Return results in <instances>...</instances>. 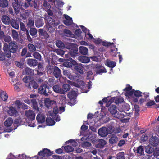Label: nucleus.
I'll list each match as a JSON object with an SVG mask.
<instances>
[{
    "instance_id": "27",
    "label": "nucleus",
    "mask_w": 159,
    "mask_h": 159,
    "mask_svg": "<svg viewBox=\"0 0 159 159\" xmlns=\"http://www.w3.org/2000/svg\"><path fill=\"white\" fill-rule=\"evenodd\" d=\"M0 97L2 101L5 102H7L8 95L3 90H1L0 93Z\"/></svg>"
},
{
    "instance_id": "62",
    "label": "nucleus",
    "mask_w": 159,
    "mask_h": 159,
    "mask_svg": "<svg viewBox=\"0 0 159 159\" xmlns=\"http://www.w3.org/2000/svg\"><path fill=\"white\" fill-rule=\"evenodd\" d=\"M37 2L38 0H34V1L33 2V4L32 6L34 8L37 9L39 7V5L37 4Z\"/></svg>"
},
{
    "instance_id": "19",
    "label": "nucleus",
    "mask_w": 159,
    "mask_h": 159,
    "mask_svg": "<svg viewBox=\"0 0 159 159\" xmlns=\"http://www.w3.org/2000/svg\"><path fill=\"white\" fill-rule=\"evenodd\" d=\"M38 33L39 35L41 37H42L43 38L47 39L49 37V35L47 32L43 29H39L38 30Z\"/></svg>"
},
{
    "instance_id": "57",
    "label": "nucleus",
    "mask_w": 159,
    "mask_h": 159,
    "mask_svg": "<svg viewBox=\"0 0 159 159\" xmlns=\"http://www.w3.org/2000/svg\"><path fill=\"white\" fill-rule=\"evenodd\" d=\"M14 103L18 108H20L22 104V103L19 100L15 101Z\"/></svg>"
},
{
    "instance_id": "30",
    "label": "nucleus",
    "mask_w": 159,
    "mask_h": 159,
    "mask_svg": "<svg viewBox=\"0 0 159 159\" xmlns=\"http://www.w3.org/2000/svg\"><path fill=\"white\" fill-rule=\"evenodd\" d=\"M70 89V86L67 84H65L62 85V94H64L67 91H69Z\"/></svg>"
},
{
    "instance_id": "7",
    "label": "nucleus",
    "mask_w": 159,
    "mask_h": 159,
    "mask_svg": "<svg viewBox=\"0 0 159 159\" xmlns=\"http://www.w3.org/2000/svg\"><path fill=\"white\" fill-rule=\"evenodd\" d=\"M76 93L75 91H72L70 92L68 95L67 97L71 102H73L72 105H74L76 103L75 99L76 97Z\"/></svg>"
},
{
    "instance_id": "45",
    "label": "nucleus",
    "mask_w": 159,
    "mask_h": 159,
    "mask_svg": "<svg viewBox=\"0 0 159 159\" xmlns=\"http://www.w3.org/2000/svg\"><path fill=\"white\" fill-rule=\"evenodd\" d=\"M91 145L90 143L86 141L83 142L81 144V146L84 148H87L90 147Z\"/></svg>"
},
{
    "instance_id": "26",
    "label": "nucleus",
    "mask_w": 159,
    "mask_h": 159,
    "mask_svg": "<svg viewBox=\"0 0 159 159\" xmlns=\"http://www.w3.org/2000/svg\"><path fill=\"white\" fill-rule=\"evenodd\" d=\"M2 20L3 23L5 25L10 24L11 19L7 15H3L2 18Z\"/></svg>"
},
{
    "instance_id": "46",
    "label": "nucleus",
    "mask_w": 159,
    "mask_h": 159,
    "mask_svg": "<svg viewBox=\"0 0 159 159\" xmlns=\"http://www.w3.org/2000/svg\"><path fill=\"white\" fill-rule=\"evenodd\" d=\"M116 159H125L124 153L123 152H119L116 156Z\"/></svg>"
},
{
    "instance_id": "56",
    "label": "nucleus",
    "mask_w": 159,
    "mask_h": 159,
    "mask_svg": "<svg viewBox=\"0 0 159 159\" xmlns=\"http://www.w3.org/2000/svg\"><path fill=\"white\" fill-rule=\"evenodd\" d=\"M5 52H0V60L3 61L5 59Z\"/></svg>"
},
{
    "instance_id": "13",
    "label": "nucleus",
    "mask_w": 159,
    "mask_h": 159,
    "mask_svg": "<svg viewBox=\"0 0 159 159\" xmlns=\"http://www.w3.org/2000/svg\"><path fill=\"white\" fill-rule=\"evenodd\" d=\"M66 48L69 49L70 51H74L78 52V46L75 44L71 43H69L66 44Z\"/></svg>"
},
{
    "instance_id": "21",
    "label": "nucleus",
    "mask_w": 159,
    "mask_h": 159,
    "mask_svg": "<svg viewBox=\"0 0 159 159\" xmlns=\"http://www.w3.org/2000/svg\"><path fill=\"white\" fill-rule=\"evenodd\" d=\"M79 140H69L66 142V144L70 143V145L74 147H76L78 146L80 143L78 141Z\"/></svg>"
},
{
    "instance_id": "17",
    "label": "nucleus",
    "mask_w": 159,
    "mask_h": 159,
    "mask_svg": "<svg viewBox=\"0 0 159 159\" xmlns=\"http://www.w3.org/2000/svg\"><path fill=\"white\" fill-rule=\"evenodd\" d=\"M36 120L39 123H42L45 121L46 117L42 114H38L36 116Z\"/></svg>"
},
{
    "instance_id": "32",
    "label": "nucleus",
    "mask_w": 159,
    "mask_h": 159,
    "mask_svg": "<svg viewBox=\"0 0 159 159\" xmlns=\"http://www.w3.org/2000/svg\"><path fill=\"white\" fill-rule=\"evenodd\" d=\"M53 91L56 93L62 94V88L59 85H55L52 87Z\"/></svg>"
},
{
    "instance_id": "51",
    "label": "nucleus",
    "mask_w": 159,
    "mask_h": 159,
    "mask_svg": "<svg viewBox=\"0 0 159 159\" xmlns=\"http://www.w3.org/2000/svg\"><path fill=\"white\" fill-rule=\"evenodd\" d=\"M132 90V87L130 86L129 84H127V87L123 89V90L125 91L128 94V93Z\"/></svg>"
},
{
    "instance_id": "42",
    "label": "nucleus",
    "mask_w": 159,
    "mask_h": 159,
    "mask_svg": "<svg viewBox=\"0 0 159 159\" xmlns=\"http://www.w3.org/2000/svg\"><path fill=\"white\" fill-rule=\"evenodd\" d=\"M150 144L153 146H157L159 143V140H149Z\"/></svg>"
},
{
    "instance_id": "43",
    "label": "nucleus",
    "mask_w": 159,
    "mask_h": 159,
    "mask_svg": "<svg viewBox=\"0 0 159 159\" xmlns=\"http://www.w3.org/2000/svg\"><path fill=\"white\" fill-rule=\"evenodd\" d=\"M28 49L30 52H33L35 51L36 50L35 47L32 44L29 43L28 45Z\"/></svg>"
},
{
    "instance_id": "11",
    "label": "nucleus",
    "mask_w": 159,
    "mask_h": 159,
    "mask_svg": "<svg viewBox=\"0 0 159 159\" xmlns=\"http://www.w3.org/2000/svg\"><path fill=\"white\" fill-rule=\"evenodd\" d=\"M52 71L54 75L56 78H58L62 76L61 70L58 67L54 66Z\"/></svg>"
},
{
    "instance_id": "39",
    "label": "nucleus",
    "mask_w": 159,
    "mask_h": 159,
    "mask_svg": "<svg viewBox=\"0 0 159 159\" xmlns=\"http://www.w3.org/2000/svg\"><path fill=\"white\" fill-rule=\"evenodd\" d=\"M88 127L87 126L83 125L81 127V131L80 133V136L83 135L87 131H85L88 129Z\"/></svg>"
},
{
    "instance_id": "22",
    "label": "nucleus",
    "mask_w": 159,
    "mask_h": 159,
    "mask_svg": "<svg viewBox=\"0 0 159 159\" xmlns=\"http://www.w3.org/2000/svg\"><path fill=\"white\" fill-rule=\"evenodd\" d=\"M93 141H92L93 142V141L95 142L98 141L99 142V143L96 145L97 147L99 148H102L106 144L107 142L105 140H93Z\"/></svg>"
},
{
    "instance_id": "48",
    "label": "nucleus",
    "mask_w": 159,
    "mask_h": 159,
    "mask_svg": "<svg viewBox=\"0 0 159 159\" xmlns=\"http://www.w3.org/2000/svg\"><path fill=\"white\" fill-rule=\"evenodd\" d=\"M20 30H21L24 32H26V33L27 32V31H29L28 30L26 29L25 26L23 22H20Z\"/></svg>"
},
{
    "instance_id": "38",
    "label": "nucleus",
    "mask_w": 159,
    "mask_h": 159,
    "mask_svg": "<svg viewBox=\"0 0 159 159\" xmlns=\"http://www.w3.org/2000/svg\"><path fill=\"white\" fill-rule=\"evenodd\" d=\"M8 2L7 0H0V6L3 8H5L8 6Z\"/></svg>"
},
{
    "instance_id": "15",
    "label": "nucleus",
    "mask_w": 159,
    "mask_h": 159,
    "mask_svg": "<svg viewBox=\"0 0 159 159\" xmlns=\"http://www.w3.org/2000/svg\"><path fill=\"white\" fill-rule=\"evenodd\" d=\"M78 60L81 62L84 63H87L90 62V58L81 55L78 57Z\"/></svg>"
},
{
    "instance_id": "6",
    "label": "nucleus",
    "mask_w": 159,
    "mask_h": 159,
    "mask_svg": "<svg viewBox=\"0 0 159 159\" xmlns=\"http://www.w3.org/2000/svg\"><path fill=\"white\" fill-rule=\"evenodd\" d=\"M12 6L15 13L16 14L19 13L20 11V8H22L21 3L19 2L18 0H14L12 2Z\"/></svg>"
},
{
    "instance_id": "16",
    "label": "nucleus",
    "mask_w": 159,
    "mask_h": 159,
    "mask_svg": "<svg viewBox=\"0 0 159 159\" xmlns=\"http://www.w3.org/2000/svg\"><path fill=\"white\" fill-rule=\"evenodd\" d=\"M142 92L139 90H135L134 89H133L128 93V95L131 96L134 94V96L138 98L142 96Z\"/></svg>"
},
{
    "instance_id": "35",
    "label": "nucleus",
    "mask_w": 159,
    "mask_h": 159,
    "mask_svg": "<svg viewBox=\"0 0 159 159\" xmlns=\"http://www.w3.org/2000/svg\"><path fill=\"white\" fill-rule=\"evenodd\" d=\"M154 148L149 145L146 146L145 147V152L148 154L152 153L154 152Z\"/></svg>"
},
{
    "instance_id": "64",
    "label": "nucleus",
    "mask_w": 159,
    "mask_h": 159,
    "mask_svg": "<svg viewBox=\"0 0 159 159\" xmlns=\"http://www.w3.org/2000/svg\"><path fill=\"white\" fill-rule=\"evenodd\" d=\"M72 20H64V23L66 25L69 26L71 25Z\"/></svg>"
},
{
    "instance_id": "9",
    "label": "nucleus",
    "mask_w": 159,
    "mask_h": 159,
    "mask_svg": "<svg viewBox=\"0 0 159 159\" xmlns=\"http://www.w3.org/2000/svg\"><path fill=\"white\" fill-rule=\"evenodd\" d=\"M25 114L27 119L30 121L34 120L35 115L33 111L29 110L28 111H26Z\"/></svg>"
},
{
    "instance_id": "52",
    "label": "nucleus",
    "mask_w": 159,
    "mask_h": 159,
    "mask_svg": "<svg viewBox=\"0 0 159 159\" xmlns=\"http://www.w3.org/2000/svg\"><path fill=\"white\" fill-rule=\"evenodd\" d=\"M77 52L74 51H69V52L72 57H74L78 55L79 53Z\"/></svg>"
},
{
    "instance_id": "31",
    "label": "nucleus",
    "mask_w": 159,
    "mask_h": 159,
    "mask_svg": "<svg viewBox=\"0 0 159 159\" xmlns=\"http://www.w3.org/2000/svg\"><path fill=\"white\" fill-rule=\"evenodd\" d=\"M79 50L80 52L82 55H86L88 54V49L86 47L80 46L79 48Z\"/></svg>"
},
{
    "instance_id": "12",
    "label": "nucleus",
    "mask_w": 159,
    "mask_h": 159,
    "mask_svg": "<svg viewBox=\"0 0 159 159\" xmlns=\"http://www.w3.org/2000/svg\"><path fill=\"white\" fill-rule=\"evenodd\" d=\"M7 113L9 115L14 116H17L18 115V113L16 108L13 106L10 107L9 110L8 111Z\"/></svg>"
},
{
    "instance_id": "14",
    "label": "nucleus",
    "mask_w": 159,
    "mask_h": 159,
    "mask_svg": "<svg viewBox=\"0 0 159 159\" xmlns=\"http://www.w3.org/2000/svg\"><path fill=\"white\" fill-rule=\"evenodd\" d=\"M108 110L112 115H115L117 112V108L115 105H110L108 106Z\"/></svg>"
},
{
    "instance_id": "36",
    "label": "nucleus",
    "mask_w": 159,
    "mask_h": 159,
    "mask_svg": "<svg viewBox=\"0 0 159 159\" xmlns=\"http://www.w3.org/2000/svg\"><path fill=\"white\" fill-rule=\"evenodd\" d=\"M13 121V120L12 118H8L4 122V125L7 127H9L11 125Z\"/></svg>"
},
{
    "instance_id": "61",
    "label": "nucleus",
    "mask_w": 159,
    "mask_h": 159,
    "mask_svg": "<svg viewBox=\"0 0 159 159\" xmlns=\"http://www.w3.org/2000/svg\"><path fill=\"white\" fill-rule=\"evenodd\" d=\"M61 148H59V149H56L55 151V152L58 154H61L63 152V150L62 147Z\"/></svg>"
},
{
    "instance_id": "50",
    "label": "nucleus",
    "mask_w": 159,
    "mask_h": 159,
    "mask_svg": "<svg viewBox=\"0 0 159 159\" xmlns=\"http://www.w3.org/2000/svg\"><path fill=\"white\" fill-rule=\"evenodd\" d=\"M34 20L32 19H29L28 20V22L27 24V26L31 28L34 26Z\"/></svg>"
},
{
    "instance_id": "25",
    "label": "nucleus",
    "mask_w": 159,
    "mask_h": 159,
    "mask_svg": "<svg viewBox=\"0 0 159 159\" xmlns=\"http://www.w3.org/2000/svg\"><path fill=\"white\" fill-rule=\"evenodd\" d=\"M134 150L135 153H137L138 156H141L144 153V149L141 146L139 147Z\"/></svg>"
},
{
    "instance_id": "33",
    "label": "nucleus",
    "mask_w": 159,
    "mask_h": 159,
    "mask_svg": "<svg viewBox=\"0 0 159 159\" xmlns=\"http://www.w3.org/2000/svg\"><path fill=\"white\" fill-rule=\"evenodd\" d=\"M31 103H32V106L33 109L36 111H39V108L36 99L35 98L32 99L31 100Z\"/></svg>"
},
{
    "instance_id": "1",
    "label": "nucleus",
    "mask_w": 159,
    "mask_h": 159,
    "mask_svg": "<svg viewBox=\"0 0 159 159\" xmlns=\"http://www.w3.org/2000/svg\"><path fill=\"white\" fill-rule=\"evenodd\" d=\"M3 49L5 53L6 57L10 58L11 57V53H16L18 49V46L15 42H10L9 45L6 43H4Z\"/></svg>"
},
{
    "instance_id": "28",
    "label": "nucleus",
    "mask_w": 159,
    "mask_h": 159,
    "mask_svg": "<svg viewBox=\"0 0 159 159\" xmlns=\"http://www.w3.org/2000/svg\"><path fill=\"white\" fill-rule=\"evenodd\" d=\"M27 64L30 66H35L37 64V61L34 59L29 58L27 60Z\"/></svg>"
},
{
    "instance_id": "44",
    "label": "nucleus",
    "mask_w": 159,
    "mask_h": 159,
    "mask_svg": "<svg viewBox=\"0 0 159 159\" xmlns=\"http://www.w3.org/2000/svg\"><path fill=\"white\" fill-rule=\"evenodd\" d=\"M33 56L34 58L36 59L41 61V56L39 52H36L33 53Z\"/></svg>"
},
{
    "instance_id": "29",
    "label": "nucleus",
    "mask_w": 159,
    "mask_h": 159,
    "mask_svg": "<svg viewBox=\"0 0 159 159\" xmlns=\"http://www.w3.org/2000/svg\"><path fill=\"white\" fill-rule=\"evenodd\" d=\"M105 64L108 67L112 68L116 66V63L114 61H111L109 59H107Z\"/></svg>"
},
{
    "instance_id": "55",
    "label": "nucleus",
    "mask_w": 159,
    "mask_h": 159,
    "mask_svg": "<svg viewBox=\"0 0 159 159\" xmlns=\"http://www.w3.org/2000/svg\"><path fill=\"white\" fill-rule=\"evenodd\" d=\"M23 80L25 83H28L31 80V77L29 76H26L23 79Z\"/></svg>"
},
{
    "instance_id": "24",
    "label": "nucleus",
    "mask_w": 159,
    "mask_h": 159,
    "mask_svg": "<svg viewBox=\"0 0 159 159\" xmlns=\"http://www.w3.org/2000/svg\"><path fill=\"white\" fill-rule=\"evenodd\" d=\"M35 23L36 26L39 28L43 25L44 21L42 18H39L36 20Z\"/></svg>"
},
{
    "instance_id": "5",
    "label": "nucleus",
    "mask_w": 159,
    "mask_h": 159,
    "mask_svg": "<svg viewBox=\"0 0 159 159\" xmlns=\"http://www.w3.org/2000/svg\"><path fill=\"white\" fill-rule=\"evenodd\" d=\"M25 71L26 74L30 76H33L37 75L38 76H41L43 75L42 72H39L36 70H32L29 68H25Z\"/></svg>"
},
{
    "instance_id": "47",
    "label": "nucleus",
    "mask_w": 159,
    "mask_h": 159,
    "mask_svg": "<svg viewBox=\"0 0 159 159\" xmlns=\"http://www.w3.org/2000/svg\"><path fill=\"white\" fill-rule=\"evenodd\" d=\"M124 101V99L122 97H117L115 100V102L116 104H119L120 103L123 102Z\"/></svg>"
},
{
    "instance_id": "18",
    "label": "nucleus",
    "mask_w": 159,
    "mask_h": 159,
    "mask_svg": "<svg viewBox=\"0 0 159 159\" xmlns=\"http://www.w3.org/2000/svg\"><path fill=\"white\" fill-rule=\"evenodd\" d=\"M83 137L81 139H94V137L93 134L89 131H87L84 134Z\"/></svg>"
},
{
    "instance_id": "54",
    "label": "nucleus",
    "mask_w": 159,
    "mask_h": 159,
    "mask_svg": "<svg viewBox=\"0 0 159 159\" xmlns=\"http://www.w3.org/2000/svg\"><path fill=\"white\" fill-rule=\"evenodd\" d=\"M46 18L47 20L48 23L51 24L52 25H53L54 24V20H53L51 17L48 16Z\"/></svg>"
},
{
    "instance_id": "20",
    "label": "nucleus",
    "mask_w": 159,
    "mask_h": 159,
    "mask_svg": "<svg viewBox=\"0 0 159 159\" xmlns=\"http://www.w3.org/2000/svg\"><path fill=\"white\" fill-rule=\"evenodd\" d=\"M83 65L81 63H79L78 65L75 66L74 67L75 70L77 72L83 74L84 73L83 67Z\"/></svg>"
},
{
    "instance_id": "2",
    "label": "nucleus",
    "mask_w": 159,
    "mask_h": 159,
    "mask_svg": "<svg viewBox=\"0 0 159 159\" xmlns=\"http://www.w3.org/2000/svg\"><path fill=\"white\" fill-rule=\"evenodd\" d=\"M38 93L45 96H48L49 94H52V91L50 90L49 86L48 85V83H43L38 89Z\"/></svg>"
},
{
    "instance_id": "59",
    "label": "nucleus",
    "mask_w": 159,
    "mask_h": 159,
    "mask_svg": "<svg viewBox=\"0 0 159 159\" xmlns=\"http://www.w3.org/2000/svg\"><path fill=\"white\" fill-rule=\"evenodd\" d=\"M48 81L50 85H53L55 84V79L54 77L49 78Z\"/></svg>"
},
{
    "instance_id": "41",
    "label": "nucleus",
    "mask_w": 159,
    "mask_h": 159,
    "mask_svg": "<svg viewBox=\"0 0 159 159\" xmlns=\"http://www.w3.org/2000/svg\"><path fill=\"white\" fill-rule=\"evenodd\" d=\"M64 149L66 152H70L74 151V149L71 146L67 145L64 147Z\"/></svg>"
},
{
    "instance_id": "58",
    "label": "nucleus",
    "mask_w": 159,
    "mask_h": 159,
    "mask_svg": "<svg viewBox=\"0 0 159 159\" xmlns=\"http://www.w3.org/2000/svg\"><path fill=\"white\" fill-rule=\"evenodd\" d=\"M153 155L154 157L159 159V150H157L153 152Z\"/></svg>"
},
{
    "instance_id": "10",
    "label": "nucleus",
    "mask_w": 159,
    "mask_h": 159,
    "mask_svg": "<svg viewBox=\"0 0 159 159\" xmlns=\"http://www.w3.org/2000/svg\"><path fill=\"white\" fill-rule=\"evenodd\" d=\"M52 154V152L50 150L47 148H44L42 150L39 152L38 155L45 157V156H50Z\"/></svg>"
},
{
    "instance_id": "60",
    "label": "nucleus",
    "mask_w": 159,
    "mask_h": 159,
    "mask_svg": "<svg viewBox=\"0 0 159 159\" xmlns=\"http://www.w3.org/2000/svg\"><path fill=\"white\" fill-rule=\"evenodd\" d=\"M82 32L80 29H76L75 31V34L76 36H77L78 37H80L81 33Z\"/></svg>"
},
{
    "instance_id": "34",
    "label": "nucleus",
    "mask_w": 159,
    "mask_h": 159,
    "mask_svg": "<svg viewBox=\"0 0 159 159\" xmlns=\"http://www.w3.org/2000/svg\"><path fill=\"white\" fill-rule=\"evenodd\" d=\"M46 125L48 126H52L55 124V122L51 117H47L45 119Z\"/></svg>"
},
{
    "instance_id": "40",
    "label": "nucleus",
    "mask_w": 159,
    "mask_h": 159,
    "mask_svg": "<svg viewBox=\"0 0 159 159\" xmlns=\"http://www.w3.org/2000/svg\"><path fill=\"white\" fill-rule=\"evenodd\" d=\"M11 36L13 39L16 40L18 38V32L15 30L13 29L11 31Z\"/></svg>"
},
{
    "instance_id": "63",
    "label": "nucleus",
    "mask_w": 159,
    "mask_h": 159,
    "mask_svg": "<svg viewBox=\"0 0 159 159\" xmlns=\"http://www.w3.org/2000/svg\"><path fill=\"white\" fill-rule=\"evenodd\" d=\"M64 66L66 67H72V64L70 62L66 61L64 63Z\"/></svg>"
},
{
    "instance_id": "37",
    "label": "nucleus",
    "mask_w": 159,
    "mask_h": 159,
    "mask_svg": "<svg viewBox=\"0 0 159 159\" xmlns=\"http://www.w3.org/2000/svg\"><path fill=\"white\" fill-rule=\"evenodd\" d=\"M29 32L31 35L32 36L35 37L37 33V30L35 28H30Z\"/></svg>"
},
{
    "instance_id": "53",
    "label": "nucleus",
    "mask_w": 159,
    "mask_h": 159,
    "mask_svg": "<svg viewBox=\"0 0 159 159\" xmlns=\"http://www.w3.org/2000/svg\"><path fill=\"white\" fill-rule=\"evenodd\" d=\"M56 45L59 48H61L63 47L64 44L60 40L57 41L56 43Z\"/></svg>"
},
{
    "instance_id": "3",
    "label": "nucleus",
    "mask_w": 159,
    "mask_h": 159,
    "mask_svg": "<svg viewBox=\"0 0 159 159\" xmlns=\"http://www.w3.org/2000/svg\"><path fill=\"white\" fill-rule=\"evenodd\" d=\"M63 73L64 75L66 76L69 79L73 81H78L81 77L80 75L76 74H72L69 70L66 69H63Z\"/></svg>"
},
{
    "instance_id": "23",
    "label": "nucleus",
    "mask_w": 159,
    "mask_h": 159,
    "mask_svg": "<svg viewBox=\"0 0 159 159\" xmlns=\"http://www.w3.org/2000/svg\"><path fill=\"white\" fill-rule=\"evenodd\" d=\"M10 24L12 27L16 29L19 28V21L15 19L11 18Z\"/></svg>"
},
{
    "instance_id": "8",
    "label": "nucleus",
    "mask_w": 159,
    "mask_h": 159,
    "mask_svg": "<svg viewBox=\"0 0 159 159\" xmlns=\"http://www.w3.org/2000/svg\"><path fill=\"white\" fill-rule=\"evenodd\" d=\"M95 72L97 74H101L103 73H106V69L102 66L97 64L95 66Z\"/></svg>"
},
{
    "instance_id": "4",
    "label": "nucleus",
    "mask_w": 159,
    "mask_h": 159,
    "mask_svg": "<svg viewBox=\"0 0 159 159\" xmlns=\"http://www.w3.org/2000/svg\"><path fill=\"white\" fill-rule=\"evenodd\" d=\"M114 129V127L112 126H110L107 128L102 127L99 129L98 134L102 137H106L108 134V131L109 130V133H111L113 132Z\"/></svg>"
},
{
    "instance_id": "49",
    "label": "nucleus",
    "mask_w": 159,
    "mask_h": 159,
    "mask_svg": "<svg viewBox=\"0 0 159 159\" xmlns=\"http://www.w3.org/2000/svg\"><path fill=\"white\" fill-rule=\"evenodd\" d=\"M155 104L156 103L154 100H150L149 101L146 103V106L148 107L151 108L152 106L155 105Z\"/></svg>"
}]
</instances>
